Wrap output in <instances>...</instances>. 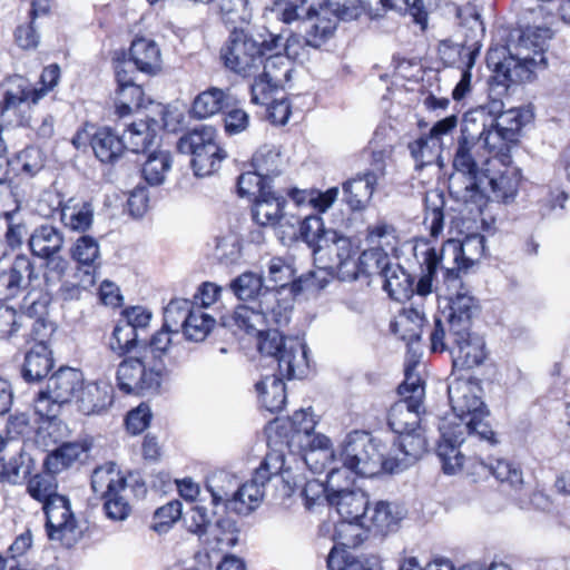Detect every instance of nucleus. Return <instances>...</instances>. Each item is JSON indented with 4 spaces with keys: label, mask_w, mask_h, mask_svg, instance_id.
Returning <instances> with one entry per match:
<instances>
[{
    "label": "nucleus",
    "mask_w": 570,
    "mask_h": 570,
    "mask_svg": "<svg viewBox=\"0 0 570 570\" xmlns=\"http://www.w3.org/2000/svg\"><path fill=\"white\" fill-rule=\"evenodd\" d=\"M177 149L191 156L190 165L198 177L214 174L226 157L216 141L215 128L206 125L185 132L177 141Z\"/></svg>",
    "instance_id": "obj_8"
},
{
    "label": "nucleus",
    "mask_w": 570,
    "mask_h": 570,
    "mask_svg": "<svg viewBox=\"0 0 570 570\" xmlns=\"http://www.w3.org/2000/svg\"><path fill=\"white\" fill-rule=\"evenodd\" d=\"M60 220L68 229L85 233L92 226L94 206L88 202L75 205L60 204Z\"/></svg>",
    "instance_id": "obj_44"
},
{
    "label": "nucleus",
    "mask_w": 570,
    "mask_h": 570,
    "mask_svg": "<svg viewBox=\"0 0 570 570\" xmlns=\"http://www.w3.org/2000/svg\"><path fill=\"white\" fill-rule=\"evenodd\" d=\"M409 150L415 160V167L421 169L435 163L441 156L442 148L429 135H425L410 142Z\"/></svg>",
    "instance_id": "obj_59"
},
{
    "label": "nucleus",
    "mask_w": 570,
    "mask_h": 570,
    "mask_svg": "<svg viewBox=\"0 0 570 570\" xmlns=\"http://www.w3.org/2000/svg\"><path fill=\"white\" fill-rule=\"evenodd\" d=\"M144 90L137 82L117 86L115 96L116 112L119 117L129 115L142 106Z\"/></svg>",
    "instance_id": "obj_57"
},
{
    "label": "nucleus",
    "mask_w": 570,
    "mask_h": 570,
    "mask_svg": "<svg viewBox=\"0 0 570 570\" xmlns=\"http://www.w3.org/2000/svg\"><path fill=\"white\" fill-rule=\"evenodd\" d=\"M281 154L273 146L261 147L252 158V167L264 178L271 179L281 173Z\"/></svg>",
    "instance_id": "obj_54"
},
{
    "label": "nucleus",
    "mask_w": 570,
    "mask_h": 570,
    "mask_svg": "<svg viewBox=\"0 0 570 570\" xmlns=\"http://www.w3.org/2000/svg\"><path fill=\"white\" fill-rule=\"evenodd\" d=\"M474 127L475 126H472L473 129ZM480 127L481 131H476L475 140H479L480 144L483 141V145H481L482 149L487 148L490 153H494L502 164L509 161L510 149L515 142L505 138L504 132L494 126L493 122H482ZM475 130H478V128H475Z\"/></svg>",
    "instance_id": "obj_40"
},
{
    "label": "nucleus",
    "mask_w": 570,
    "mask_h": 570,
    "mask_svg": "<svg viewBox=\"0 0 570 570\" xmlns=\"http://www.w3.org/2000/svg\"><path fill=\"white\" fill-rule=\"evenodd\" d=\"M315 7L316 3L313 0H302L301 6L287 0H276L272 11L285 23H291L298 19H313L314 14H316Z\"/></svg>",
    "instance_id": "obj_56"
},
{
    "label": "nucleus",
    "mask_w": 570,
    "mask_h": 570,
    "mask_svg": "<svg viewBox=\"0 0 570 570\" xmlns=\"http://www.w3.org/2000/svg\"><path fill=\"white\" fill-rule=\"evenodd\" d=\"M286 200L271 190L263 191L255 198L253 218L261 226H275L283 217Z\"/></svg>",
    "instance_id": "obj_38"
},
{
    "label": "nucleus",
    "mask_w": 570,
    "mask_h": 570,
    "mask_svg": "<svg viewBox=\"0 0 570 570\" xmlns=\"http://www.w3.org/2000/svg\"><path fill=\"white\" fill-rule=\"evenodd\" d=\"M525 117H530L528 112L513 108L504 111V114H501L499 117L491 119V122L504 132L505 138L517 144L521 128L527 121Z\"/></svg>",
    "instance_id": "obj_61"
},
{
    "label": "nucleus",
    "mask_w": 570,
    "mask_h": 570,
    "mask_svg": "<svg viewBox=\"0 0 570 570\" xmlns=\"http://www.w3.org/2000/svg\"><path fill=\"white\" fill-rule=\"evenodd\" d=\"M479 179L478 183H473V189L466 195L479 207L489 199L509 204L518 194L520 177L514 169H505L494 175H490L489 169H485V174Z\"/></svg>",
    "instance_id": "obj_16"
},
{
    "label": "nucleus",
    "mask_w": 570,
    "mask_h": 570,
    "mask_svg": "<svg viewBox=\"0 0 570 570\" xmlns=\"http://www.w3.org/2000/svg\"><path fill=\"white\" fill-rule=\"evenodd\" d=\"M114 402V387L104 381L90 382L78 394V409L85 415L100 414Z\"/></svg>",
    "instance_id": "obj_27"
},
{
    "label": "nucleus",
    "mask_w": 570,
    "mask_h": 570,
    "mask_svg": "<svg viewBox=\"0 0 570 570\" xmlns=\"http://www.w3.org/2000/svg\"><path fill=\"white\" fill-rule=\"evenodd\" d=\"M216 321L202 308H193L184 320L183 333L189 341L202 342L213 330Z\"/></svg>",
    "instance_id": "obj_50"
},
{
    "label": "nucleus",
    "mask_w": 570,
    "mask_h": 570,
    "mask_svg": "<svg viewBox=\"0 0 570 570\" xmlns=\"http://www.w3.org/2000/svg\"><path fill=\"white\" fill-rule=\"evenodd\" d=\"M238 482L234 475L226 471L213 473L206 482V489L210 493L212 503L217 507L224 505L229 511V501L233 499V492L236 491Z\"/></svg>",
    "instance_id": "obj_45"
},
{
    "label": "nucleus",
    "mask_w": 570,
    "mask_h": 570,
    "mask_svg": "<svg viewBox=\"0 0 570 570\" xmlns=\"http://www.w3.org/2000/svg\"><path fill=\"white\" fill-rule=\"evenodd\" d=\"M425 217L424 225L430 230V235L436 238L443 230L444 223V197L442 193L432 190L425 195Z\"/></svg>",
    "instance_id": "obj_53"
},
{
    "label": "nucleus",
    "mask_w": 570,
    "mask_h": 570,
    "mask_svg": "<svg viewBox=\"0 0 570 570\" xmlns=\"http://www.w3.org/2000/svg\"><path fill=\"white\" fill-rule=\"evenodd\" d=\"M53 366L51 351L45 343H37L27 352L22 365V377L27 382H38L46 377Z\"/></svg>",
    "instance_id": "obj_35"
},
{
    "label": "nucleus",
    "mask_w": 570,
    "mask_h": 570,
    "mask_svg": "<svg viewBox=\"0 0 570 570\" xmlns=\"http://www.w3.org/2000/svg\"><path fill=\"white\" fill-rule=\"evenodd\" d=\"M328 570H382L376 557L355 559L347 551L340 553L336 547H333L327 557Z\"/></svg>",
    "instance_id": "obj_48"
},
{
    "label": "nucleus",
    "mask_w": 570,
    "mask_h": 570,
    "mask_svg": "<svg viewBox=\"0 0 570 570\" xmlns=\"http://www.w3.org/2000/svg\"><path fill=\"white\" fill-rule=\"evenodd\" d=\"M233 294L240 301L258 302L264 298L265 292H272L267 285H264L262 275L254 272H245L229 283Z\"/></svg>",
    "instance_id": "obj_41"
},
{
    "label": "nucleus",
    "mask_w": 570,
    "mask_h": 570,
    "mask_svg": "<svg viewBox=\"0 0 570 570\" xmlns=\"http://www.w3.org/2000/svg\"><path fill=\"white\" fill-rule=\"evenodd\" d=\"M109 348L118 356H124L139 345L138 333L128 324L119 321L108 342Z\"/></svg>",
    "instance_id": "obj_58"
},
{
    "label": "nucleus",
    "mask_w": 570,
    "mask_h": 570,
    "mask_svg": "<svg viewBox=\"0 0 570 570\" xmlns=\"http://www.w3.org/2000/svg\"><path fill=\"white\" fill-rule=\"evenodd\" d=\"M482 387L476 380L455 379L448 386V394L453 412L446 416L451 425L468 430L469 440L478 439L485 445L498 443L495 433L484 421L489 412L482 401Z\"/></svg>",
    "instance_id": "obj_2"
},
{
    "label": "nucleus",
    "mask_w": 570,
    "mask_h": 570,
    "mask_svg": "<svg viewBox=\"0 0 570 570\" xmlns=\"http://www.w3.org/2000/svg\"><path fill=\"white\" fill-rule=\"evenodd\" d=\"M440 441L436 446V455L442 464L445 474H456L463 468L465 456L459 450L465 441L470 444L480 442L478 439L469 440L468 430H461L454 425L448 417H443L439 424Z\"/></svg>",
    "instance_id": "obj_18"
},
{
    "label": "nucleus",
    "mask_w": 570,
    "mask_h": 570,
    "mask_svg": "<svg viewBox=\"0 0 570 570\" xmlns=\"http://www.w3.org/2000/svg\"><path fill=\"white\" fill-rule=\"evenodd\" d=\"M363 528H367L366 521L364 524L362 521H348L342 520L336 527L333 535V540L335 541V546L340 553L342 551H346V548H356L364 541V530Z\"/></svg>",
    "instance_id": "obj_51"
},
{
    "label": "nucleus",
    "mask_w": 570,
    "mask_h": 570,
    "mask_svg": "<svg viewBox=\"0 0 570 570\" xmlns=\"http://www.w3.org/2000/svg\"><path fill=\"white\" fill-rule=\"evenodd\" d=\"M396 434L399 454L390 458L395 473H400L423 456L428 450V442L422 426Z\"/></svg>",
    "instance_id": "obj_25"
},
{
    "label": "nucleus",
    "mask_w": 570,
    "mask_h": 570,
    "mask_svg": "<svg viewBox=\"0 0 570 570\" xmlns=\"http://www.w3.org/2000/svg\"><path fill=\"white\" fill-rule=\"evenodd\" d=\"M456 16L461 20L462 26H466L472 33L473 41L462 45H452L449 41H443L439 49L440 56L448 66H454L458 69L463 66L473 68L481 48L476 38L483 35L484 26L479 12L473 7L458 8Z\"/></svg>",
    "instance_id": "obj_15"
},
{
    "label": "nucleus",
    "mask_w": 570,
    "mask_h": 570,
    "mask_svg": "<svg viewBox=\"0 0 570 570\" xmlns=\"http://www.w3.org/2000/svg\"><path fill=\"white\" fill-rule=\"evenodd\" d=\"M292 39L281 47L286 55L278 52L279 49L267 52L264 57L263 72L255 75L250 86V101L255 105H268L273 92L283 88L291 78L292 66L289 57L292 51Z\"/></svg>",
    "instance_id": "obj_12"
},
{
    "label": "nucleus",
    "mask_w": 570,
    "mask_h": 570,
    "mask_svg": "<svg viewBox=\"0 0 570 570\" xmlns=\"http://www.w3.org/2000/svg\"><path fill=\"white\" fill-rule=\"evenodd\" d=\"M453 331L449 328V323L441 314L434 316V323L430 333V348L433 353L450 352L454 350L455 340L452 336Z\"/></svg>",
    "instance_id": "obj_60"
},
{
    "label": "nucleus",
    "mask_w": 570,
    "mask_h": 570,
    "mask_svg": "<svg viewBox=\"0 0 570 570\" xmlns=\"http://www.w3.org/2000/svg\"><path fill=\"white\" fill-rule=\"evenodd\" d=\"M454 350H451L453 365L460 368H473L481 365L487 356L485 342L482 336L465 332H454Z\"/></svg>",
    "instance_id": "obj_23"
},
{
    "label": "nucleus",
    "mask_w": 570,
    "mask_h": 570,
    "mask_svg": "<svg viewBox=\"0 0 570 570\" xmlns=\"http://www.w3.org/2000/svg\"><path fill=\"white\" fill-rule=\"evenodd\" d=\"M382 278L384 291L387 292L389 296L394 301L402 302L409 299L414 293V279L397 263L387 267Z\"/></svg>",
    "instance_id": "obj_39"
},
{
    "label": "nucleus",
    "mask_w": 570,
    "mask_h": 570,
    "mask_svg": "<svg viewBox=\"0 0 570 570\" xmlns=\"http://www.w3.org/2000/svg\"><path fill=\"white\" fill-rule=\"evenodd\" d=\"M336 461H338L336 459ZM326 483L328 485V494L341 493L351 489L357 476L346 464L337 462L330 465L327 469Z\"/></svg>",
    "instance_id": "obj_62"
},
{
    "label": "nucleus",
    "mask_w": 570,
    "mask_h": 570,
    "mask_svg": "<svg viewBox=\"0 0 570 570\" xmlns=\"http://www.w3.org/2000/svg\"><path fill=\"white\" fill-rule=\"evenodd\" d=\"M83 381L81 371L72 367L59 368L49 377L46 389L35 399V412L42 420H56L62 406L78 396Z\"/></svg>",
    "instance_id": "obj_7"
},
{
    "label": "nucleus",
    "mask_w": 570,
    "mask_h": 570,
    "mask_svg": "<svg viewBox=\"0 0 570 570\" xmlns=\"http://www.w3.org/2000/svg\"><path fill=\"white\" fill-rule=\"evenodd\" d=\"M474 459L483 472L491 473L499 482L507 483L515 491L521 489L523 475L519 466L503 459L490 461H485L481 456H475Z\"/></svg>",
    "instance_id": "obj_43"
},
{
    "label": "nucleus",
    "mask_w": 570,
    "mask_h": 570,
    "mask_svg": "<svg viewBox=\"0 0 570 570\" xmlns=\"http://www.w3.org/2000/svg\"><path fill=\"white\" fill-rule=\"evenodd\" d=\"M60 69L58 65L46 67L40 76V88L32 87L31 83L21 76H12L7 80V89L1 104V116L6 117L10 112L16 114L24 104L36 105L48 91L58 83Z\"/></svg>",
    "instance_id": "obj_13"
},
{
    "label": "nucleus",
    "mask_w": 570,
    "mask_h": 570,
    "mask_svg": "<svg viewBox=\"0 0 570 570\" xmlns=\"http://www.w3.org/2000/svg\"><path fill=\"white\" fill-rule=\"evenodd\" d=\"M158 127L155 119H141L130 124L121 136L126 149L137 154L147 151L156 142Z\"/></svg>",
    "instance_id": "obj_34"
},
{
    "label": "nucleus",
    "mask_w": 570,
    "mask_h": 570,
    "mask_svg": "<svg viewBox=\"0 0 570 570\" xmlns=\"http://www.w3.org/2000/svg\"><path fill=\"white\" fill-rule=\"evenodd\" d=\"M191 303L188 299H171L164 309V327L178 334L184 327V320L189 315Z\"/></svg>",
    "instance_id": "obj_64"
},
{
    "label": "nucleus",
    "mask_w": 570,
    "mask_h": 570,
    "mask_svg": "<svg viewBox=\"0 0 570 570\" xmlns=\"http://www.w3.org/2000/svg\"><path fill=\"white\" fill-rule=\"evenodd\" d=\"M384 445L364 431H353L345 438L340 452V462L354 473L372 478L382 472L395 474L392 459L383 453Z\"/></svg>",
    "instance_id": "obj_4"
},
{
    "label": "nucleus",
    "mask_w": 570,
    "mask_h": 570,
    "mask_svg": "<svg viewBox=\"0 0 570 570\" xmlns=\"http://www.w3.org/2000/svg\"><path fill=\"white\" fill-rule=\"evenodd\" d=\"M85 452L80 443H63L45 459L43 466L50 473H59L69 468Z\"/></svg>",
    "instance_id": "obj_49"
},
{
    "label": "nucleus",
    "mask_w": 570,
    "mask_h": 570,
    "mask_svg": "<svg viewBox=\"0 0 570 570\" xmlns=\"http://www.w3.org/2000/svg\"><path fill=\"white\" fill-rule=\"evenodd\" d=\"M415 257L419 261L423 271L422 277L416 284V293L420 296H425L432 291V281L438 276V273H442L444 278V261L438 254V249L431 247L428 243L417 245L415 247Z\"/></svg>",
    "instance_id": "obj_31"
},
{
    "label": "nucleus",
    "mask_w": 570,
    "mask_h": 570,
    "mask_svg": "<svg viewBox=\"0 0 570 570\" xmlns=\"http://www.w3.org/2000/svg\"><path fill=\"white\" fill-rule=\"evenodd\" d=\"M91 149L98 160L104 164H114L126 149L125 140L121 139L110 127H99L95 130Z\"/></svg>",
    "instance_id": "obj_33"
},
{
    "label": "nucleus",
    "mask_w": 570,
    "mask_h": 570,
    "mask_svg": "<svg viewBox=\"0 0 570 570\" xmlns=\"http://www.w3.org/2000/svg\"><path fill=\"white\" fill-rule=\"evenodd\" d=\"M71 258L86 274L94 275L100 267V247L96 238L82 235L76 239L70 248Z\"/></svg>",
    "instance_id": "obj_37"
},
{
    "label": "nucleus",
    "mask_w": 570,
    "mask_h": 570,
    "mask_svg": "<svg viewBox=\"0 0 570 570\" xmlns=\"http://www.w3.org/2000/svg\"><path fill=\"white\" fill-rule=\"evenodd\" d=\"M283 38L269 35V39H256L248 30L233 27L220 50L224 66L232 72L249 78L255 76L267 52L281 49Z\"/></svg>",
    "instance_id": "obj_3"
},
{
    "label": "nucleus",
    "mask_w": 570,
    "mask_h": 570,
    "mask_svg": "<svg viewBox=\"0 0 570 570\" xmlns=\"http://www.w3.org/2000/svg\"><path fill=\"white\" fill-rule=\"evenodd\" d=\"M552 38V31L548 27H527L521 31L518 42L510 51L509 58L497 65V71L514 81L519 77L518 69L532 71L537 67H546L544 56L548 41Z\"/></svg>",
    "instance_id": "obj_5"
},
{
    "label": "nucleus",
    "mask_w": 570,
    "mask_h": 570,
    "mask_svg": "<svg viewBox=\"0 0 570 570\" xmlns=\"http://www.w3.org/2000/svg\"><path fill=\"white\" fill-rule=\"evenodd\" d=\"M126 479L117 469L116 463L108 462L96 468L91 475V488L95 493L105 497L115 491H126Z\"/></svg>",
    "instance_id": "obj_42"
},
{
    "label": "nucleus",
    "mask_w": 570,
    "mask_h": 570,
    "mask_svg": "<svg viewBox=\"0 0 570 570\" xmlns=\"http://www.w3.org/2000/svg\"><path fill=\"white\" fill-rule=\"evenodd\" d=\"M168 374L165 362L153 363L139 353V356L127 357L118 365L117 383L127 394L157 393Z\"/></svg>",
    "instance_id": "obj_9"
},
{
    "label": "nucleus",
    "mask_w": 570,
    "mask_h": 570,
    "mask_svg": "<svg viewBox=\"0 0 570 570\" xmlns=\"http://www.w3.org/2000/svg\"><path fill=\"white\" fill-rule=\"evenodd\" d=\"M335 230H326L323 219L320 216L312 215L304 218L299 225L302 239L313 250L315 261H324V247L331 240Z\"/></svg>",
    "instance_id": "obj_36"
},
{
    "label": "nucleus",
    "mask_w": 570,
    "mask_h": 570,
    "mask_svg": "<svg viewBox=\"0 0 570 570\" xmlns=\"http://www.w3.org/2000/svg\"><path fill=\"white\" fill-rule=\"evenodd\" d=\"M284 456L277 451L266 454L259 466L249 481L238 484L233 499L229 501V511L240 515H248L256 510L264 497L265 485L272 479L283 471Z\"/></svg>",
    "instance_id": "obj_10"
},
{
    "label": "nucleus",
    "mask_w": 570,
    "mask_h": 570,
    "mask_svg": "<svg viewBox=\"0 0 570 570\" xmlns=\"http://www.w3.org/2000/svg\"><path fill=\"white\" fill-rule=\"evenodd\" d=\"M485 253V237L480 234L466 236L462 242L448 239L438 249L444 261V283H460V273L479 262Z\"/></svg>",
    "instance_id": "obj_14"
},
{
    "label": "nucleus",
    "mask_w": 570,
    "mask_h": 570,
    "mask_svg": "<svg viewBox=\"0 0 570 570\" xmlns=\"http://www.w3.org/2000/svg\"><path fill=\"white\" fill-rule=\"evenodd\" d=\"M65 245L63 232L49 223L33 228L28 237V246L33 256L42 258L59 254Z\"/></svg>",
    "instance_id": "obj_26"
},
{
    "label": "nucleus",
    "mask_w": 570,
    "mask_h": 570,
    "mask_svg": "<svg viewBox=\"0 0 570 570\" xmlns=\"http://www.w3.org/2000/svg\"><path fill=\"white\" fill-rule=\"evenodd\" d=\"M171 155L165 150L150 154L142 165L141 174L150 186L164 184L168 171L171 168Z\"/></svg>",
    "instance_id": "obj_47"
},
{
    "label": "nucleus",
    "mask_w": 570,
    "mask_h": 570,
    "mask_svg": "<svg viewBox=\"0 0 570 570\" xmlns=\"http://www.w3.org/2000/svg\"><path fill=\"white\" fill-rule=\"evenodd\" d=\"M278 364L277 362H275ZM309 367V365L307 366ZM278 374L267 375L263 380L256 383L255 389L259 395L262 405L269 411L275 413L281 411L286 402L285 384L283 379L293 380L294 377H287L282 375L279 365H277ZM308 370V368H306ZM307 371L296 379H302L306 375Z\"/></svg>",
    "instance_id": "obj_30"
},
{
    "label": "nucleus",
    "mask_w": 570,
    "mask_h": 570,
    "mask_svg": "<svg viewBox=\"0 0 570 570\" xmlns=\"http://www.w3.org/2000/svg\"><path fill=\"white\" fill-rule=\"evenodd\" d=\"M37 277L30 257L18 255L10 269L0 273V303L16 297Z\"/></svg>",
    "instance_id": "obj_24"
},
{
    "label": "nucleus",
    "mask_w": 570,
    "mask_h": 570,
    "mask_svg": "<svg viewBox=\"0 0 570 570\" xmlns=\"http://www.w3.org/2000/svg\"><path fill=\"white\" fill-rule=\"evenodd\" d=\"M415 363L405 367V379L399 386L401 399L389 411L387 422L394 433H402L421 426V413H424V385L414 373Z\"/></svg>",
    "instance_id": "obj_6"
},
{
    "label": "nucleus",
    "mask_w": 570,
    "mask_h": 570,
    "mask_svg": "<svg viewBox=\"0 0 570 570\" xmlns=\"http://www.w3.org/2000/svg\"><path fill=\"white\" fill-rule=\"evenodd\" d=\"M43 511L47 534L50 540H58L67 546L77 540L80 531L67 497L61 494L51 495L43 503Z\"/></svg>",
    "instance_id": "obj_17"
},
{
    "label": "nucleus",
    "mask_w": 570,
    "mask_h": 570,
    "mask_svg": "<svg viewBox=\"0 0 570 570\" xmlns=\"http://www.w3.org/2000/svg\"><path fill=\"white\" fill-rule=\"evenodd\" d=\"M207 544H214V549L232 548L238 541L235 522L229 518H219L207 528L203 540Z\"/></svg>",
    "instance_id": "obj_46"
},
{
    "label": "nucleus",
    "mask_w": 570,
    "mask_h": 570,
    "mask_svg": "<svg viewBox=\"0 0 570 570\" xmlns=\"http://www.w3.org/2000/svg\"><path fill=\"white\" fill-rule=\"evenodd\" d=\"M257 306L262 308L266 318V328L269 326H283L289 322L291 308L282 304L277 298L276 291L265 292Z\"/></svg>",
    "instance_id": "obj_52"
},
{
    "label": "nucleus",
    "mask_w": 570,
    "mask_h": 570,
    "mask_svg": "<svg viewBox=\"0 0 570 570\" xmlns=\"http://www.w3.org/2000/svg\"><path fill=\"white\" fill-rule=\"evenodd\" d=\"M130 60L142 73L154 76L161 70V51L157 42L145 37H137L129 48Z\"/></svg>",
    "instance_id": "obj_28"
},
{
    "label": "nucleus",
    "mask_w": 570,
    "mask_h": 570,
    "mask_svg": "<svg viewBox=\"0 0 570 570\" xmlns=\"http://www.w3.org/2000/svg\"><path fill=\"white\" fill-rule=\"evenodd\" d=\"M171 334L175 333L163 326L160 331L151 336L148 343L140 347L139 353L144 354L145 358H148L153 363L164 362L163 357L171 345Z\"/></svg>",
    "instance_id": "obj_63"
},
{
    "label": "nucleus",
    "mask_w": 570,
    "mask_h": 570,
    "mask_svg": "<svg viewBox=\"0 0 570 570\" xmlns=\"http://www.w3.org/2000/svg\"><path fill=\"white\" fill-rule=\"evenodd\" d=\"M328 504L335 507L342 520L366 521L367 495L362 491L347 490L341 493L328 494Z\"/></svg>",
    "instance_id": "obj_29"
},
{
    "label": "nucleus",
    "mask_w": 570,
    "mask_h": 570,
    "mask_svg": "<svg viewBox=\"0 0 570 570\" xmlns=\"http://www.w3.org/2000/svg\"><path fill=\"white\" fill-rule=\"evenodd\" d=\"M233 105L234 98L228 90L212 87L196 96L191 112L196 118L205 119L232 108Z\"/></svg>",
    "instance_id": "obj_32"
},
{
    "label": "nucleus",
    "mask_w": 570,
    "mask_h": 570,
    "mask_svg": "<svg viewBox=\"0 0 570 570\" xmlns=\"http://www.w3.org/2000/svg\"><path fill=\"white\" fill-rule=\"evenodd\" d=\"M382 153H374V168L357 174L343 184L344 202L352 210H363L372 199L377 180L384 175Z\"/></svg>",
    "instance_id": "obj_21"
},
{
    "label": "nucleus",
    "mask_w": 570,
    "mask_h": 570,
    "mask_svg": "<svg viewBox=\"0 0 570 570\" xmlns=\"http://www.w3.org/2000/svg\"><path fill=\"white\" fill-rule=\"evenodd\" d=\"M258 302L238 305L230 321L239 330L259 336L258 350L262 355L277 362L282 375L297 377L308 366L307 346L298 336H284L276 328L266 330V318Z\"/></svg>",
    "instance_id": "obj_1"
},
{
    "label": "nucleus",
    "mask_w": 570,
    "mask_h": 570,
    "mask_svg": "<svg viewBox=\"0 0 570 570\" xmlns=\"http://www.w3.org/2000/svg\"><path fill=\"white\" fill-rule=\"evenodd\" d=\"M403 518V511L389 502L375 504L371 517L367 515V528L373 527L380 533L389 532Z\"/></svg>",
    "instance_id": "obj_55"
},
{
    "label": "nucleus",
    "mask_w": 570,
    "mask_h": 570,
    "mask_svg": "<svg viewBox=\"0 0 570 570\" xmlns=\"http://www.w3.org/2000/svg\"><path fill=\"white\" fill-rule=\"evenodd\" d=\"M478 115L464 116L461 129V137L453 157V168L462 174L466 179L465 191L469 194L473 189V183H478L484 174V165H489L488 156L482 151V146L476 138V130L472 126L476 125Z\"/></svg>",
    "instance_id": "obj_11"
},
{
    "label": "nucleus",
    "mask_w": 570,
    "mask_h": 570,
    "mask_svg": "<svg viewBox=\"0 0 570 570\" xmlns=\"http://www.w3.org/2000/svg\"><path fill=\"white\" fill-rule=\"evenodd\" d=\"M316 422L311 412L296 411L292 416L275 420L267 429L268 440L273 441V433L278 440L275 443L285 444L291 451L307 444L308 434L314 432Z\"/></svg>",
    "instance_id": "obj_19"
},
{
    "label": "nucleus",
    "mask_w": 570,
    "mask_h": 570,
    "mask_svg": "<svg viewBox=\"0 0 570 570\" xmlns=\"http://www.w3.org/2000/svg\"><path fill=\"white\" fill-rule=\"evenodd\" d=\"M356 248L348 237L336 232L324 247V261L332 273H336L342 281H355L360 277V258L356 261Z\"/></svg>",
    "instance_id": "obj_20"
},
{
    "label": "nucleus",
    "mask_w": 570,
    "mask_h": 570,
    "mask_svg": "<svg viewBox=\"0 0 570 570\" xmlns=\"http://www.w3.org/2000/svg\"><path fill=\"white\" fill-rule=\"evenodd\" d=\"M448 286L458 288L456 293L449 298L446 309L441 312V315L446 318L449 328L454 332L470 331L472 327V320L479 313L480 306L474 296L465 289L461 282L456 285L454 283H446Z\"/></svg>",
    "instance_id": "obj_22"
}]
</instances>
